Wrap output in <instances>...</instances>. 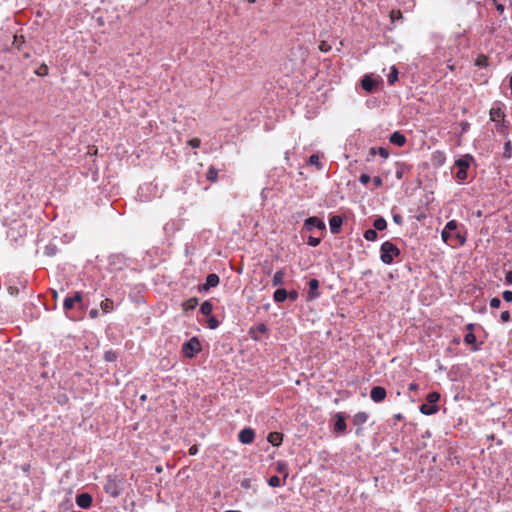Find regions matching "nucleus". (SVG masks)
<instances>
[{"label":"nucleus","instance_id":"f257e3e1","mask_svg":"<svg viewBox=\"0 0 512 512\" xmlns=\"http://www.w3.org/2000/svg\"><path fill=\"white\" fill-rule=\"evenodd\" d=\"M457 228L458 222L456 220H450L441 232L443 242L451 247L462 246L466 242L465 236L461 234Z\"/></svg>","mask_w":512,"mask_h":512},{"label":"nucleus","instance_id":"f03ea898","mask_svg":"<svg viewBox=\"0 0 512 512\" xmlns=\"http://www.w3.org/2000/svg\"><path fill=\"white\" fill-rule=\"evenodd\" d=\"M400 255L399 248L390 241H385L380 247V259L384 264L390 265L394 258Z\"/></svg>","mask_w":512,"mask_h":512},{"label":"nucleus","instance_id":"7ed1b4c3","mask_svg":"<svg viewBox=\"0 0 512 512\" xmlns=\"http://www.w3.org/2000/svg\"><path fill=\"white\" fill-rule=\"evenodd\" d=\"M440 399L438 392H431L426 397V403L420 406V412L424 415H433L438 412L439 407L436 404Z\"/></svg>","mask_w":512,"mask_h":512},{"label":"nucleus","instance_id":"20e7f679","mask_svg":"<svg viewBox=\"0 0 512 512\" xmlns=\"http://www.w3.org/2000/svg\"><path fill=\"white\" fill-rule=\"evenodd\" d=\"M201 350V344L197 337H192L182 346V352L187 358H193Z\"/></svg>","mask_w":512,"mask_h":512},{"label":"nucleus","instance_id":"39448f33","mask_svg":"<svg viewBox=\"0 0 512 512\" xmlns=\"http://www.w3.org/2000/svg\"><path fill=\"white\" fill-rule=\"evenodd\" d=\"M104 490L107 494H109L112 497H118L121 494V487L119 484V481H117L115 478L109 477L104 484Z\"/></svg>","mask_w":512,"mask_h":512},{"label":"nucleus","instance_id":"423d86ee","mask_svg":"<svg viewBox=\"0 0 512 512\" xmlns=\"http://www.w3.org/2000/svg\"><path fill=\"white\" fill-rule=\"evenodd\" d=\"M455 165L457 166L458 170L456 172V178L460 181H464L467 179V170L470 166L469 159L460 158L456 160Z\"/></svg>","mask_w":512,"mask_h":512},{"label":"nucleus","instance_id":"0eeeda50","mask_svg":"<svg viewBox=\"0 0 512 512\" xmlns=\"http://www.w3.org/2000/svg\"><path fill=\"white\" fill-rule=\"evenodd\" d=\"M75 304H78L80 308H83L82 303V292H75L73 297H66L63 302V308L65 311L71 310Z\"/></svg>","mask_w":512,"mask_h":512},{"label":"nucleus","instance_id":"6e6552de","mask_svg":"<svg viewBox=\"0 0 512 512\" xmlns=\"http://www.w3.org/2000/svg\"><path fill=\"white\" fill-rule=\"evenodd\" d=\"M304 228L311 232L314 228H318L320 230H325L326 225L325 223L319 219L318 217H309L304 221Z\"/></svg>","mask_w":512,"mask_h":512},{"label":"nucleus","instance_id":"1a4fd4ad","mask_svg":"<svg viewBox=\"0 0 512 512\" xmlns=\"http://www.w3.org/2000/svg\"><path fill=\"white\" fill-rule=\"evenodd\" d=\"M387 395L386 389L382 386H374L370 391V398L375 403H380L385 400Z\"/></svg>","mask_w":512,"mask_h":512},{"label":"nucleus","instance_id":"9d476101","mask_svg":"<svg viewBox=\"0 0 512 512\" xmlns=\"http://www.w3.org/2000/svg\"><path fill=\"white\" fill-rule=\"evenodd\" d=\"M238 439L242 444H251L255 439V431L252 428H244L239 432Z\"/></svg>","mask_w":512,"mask_h":512},{"label":"nucleus","instance_id":"9b49d317","mask_svg":"<svg viewBox=\"0 0 512 512\" xmlns=\"http://www.w3.org/2000/svg\"><path fill=\"white\" fill-rule=\"evenodd\" d=\"M490 120L493 122H499L505 117V111L501 104H495L489 112Z\"/></svg>","mask_w":512,"mask_h":512},{"label":"nucleus","instance_id":"f8f14e48","mask_svg":"<svg viewBox=\"0 0 512 512\" xmlns=\"http://www.w3.org/2000/svg\"><path fill=\"white\" fill-rule=\"evenodd\" d=\"M219 282H220V278L217 274H215V273L208 274V276L206 278V282L199 287V291H207L210 288L216 287V286H218Z\"/></svg>","mask_w":512,"mask_h":512},{"label":"nucleus","instance_id":"ddd939ff","mask_svg":"<svg viewBox=\"0 0 512 512\" xmlns=\"http://www.w3.org/2000/svg\"><path fill=\"white\" fill-rule=\"evenodd\" d=\"M92 496L88 493H82L77 495L76 497V503L79 507L83 509H88L92 505Z\"/></svg>","mask_w":512,"mask_h":512},{"label":"nucleus","instance_id":"4468645a","mask_svg":"<svg viewBox=\"0 0 512 512\" xmlns=\"http://www.w3.org/2000/svg\"><path fill=\"white\" fill-rule=\"evenodd\" d=\"M343 224V219L339 215H334L329 220L330 231L332 234H338L341 231V226Z\"/></svg>","mask_w":512,"mask_h":512},{"label":"nucleus","instance_id":"2eb2a0df","mask_svg":"<svg viewBox=\"0 0 512 512\" xmlns=\"http://www.w3.org/2000/svg\"><path fill=\"white\" fill-rule=\"evenodd\" d=\"M346 421L345 417L342 413L335 414V424H334V432L336 433H344L346 430Z\"/></svg>","mask_w":512,"mask_h":512},{"label":"nucleus","instance_id":"dca6fc26","mask_svg":"<svg viewBox=\"0 0 512 512\" xmlns=\"http://www.w3.org/2000/svg\"><path fill=\"white\" fill-rule=\"evenodd\" d=\"M361 85L365 91L372 93L376 89L378 82L374 80L371 76L366 75L362 79Z\"/></svg>","mask_w":512,"mask_h":512},{"label":"nucleus","instance_id":"f3484780","mask_svg":"<svg viewBox=\"0 0 512 512\" xmlns=\"http://www.w3.org/2000/svg\"><path fill=\"white\" fill-rule=\"evenodd\" d=\"M389 141L394 145L402 147L405 145L407 140L404 134L399 131H395L390 135Z\"/></svg>","mask_w":512,"mask_h":512},{"label":"nucleus","instance_id":"a211bd4d","mask_svg":"<svg viewBox=\"0 0 512 512\" xmlns=\"http://www.w3.org/2000/svg\"><path fill=\"white\" fill-rule=\"evenodd\" d=\"M309 285V292H308V299H316L319 297V293L317 292L319 288V281L317 279H311L308 283Z\"/></svg>","mask_w":512,"mask_h":512},{"label":"nucleus","instance_id":"6ab92c4d","mask_svg":"<svg viewBox=\"0 0 512 512\" xmlns=\"http://www.w3.org/2000/svg\"><path fill=\"white\" fill-rule=\"evenodd\" d=\"M267 440L273 446H280L283 441V434L280 432H270L268 434Z\"/></svg>","mask_w":512,"mask_h":512},{"label":"nucleus","instance_id":"aec40b11","mask_svg":"<svg viewBox=\"0 0 512 512\" xmlns=\"http://www.w3.org/2000/svg\"><path fill=\"white\" fill-rule=\"evenodd\" d=\"M369 154L372 156L378 154L383 159H387L389 157V150L385 147H371L369 150Z\"/></svg>","mask_w":512,"mask_h":512},{"label":"nucleus","instance_id":"412c9836","mask_svg":"<svg viewBox=\"0 0 512 512\" xmlns=\"http://www.w3.org/2000/svg\"><path fill=\"white\" fill-rule=\"evenodd\" d=\"M284 278H285L284 269H280V270L276 271L272 278V285L274 287L282 285L284 283Z\"/></svg>","mask_w":512,"mask_h":512},{"label":"nucleus","instance_id":"4be33fe9","mask_svg":"<svg viewBox=\"0 0 512 512\" xmlns=\"http://www.w3.org/2000/svg\"><path fill=\"white\" fill-rule=\"evenodd\" d=\"M367 420H368V414L366 412H358L352 418V422L356 426L363 425L364 423L367 422Z\"/></svg>","mask_w":512,"mask_h":512},{"label":"nucleus","instance_id":"5701e85b","mask_svg":"<svg viewBox=\"0 0 512 512\" xmlns=\"http://www.w3.org/2000/svg\"><path fill=\"white\" fill-rule=\"evenodd\" d=\"M276 471L283 475V484L289 476L288 466L284 461H278L276 464Z\"/></svg>","mask_w":512,"mask_h":512},{"label":"nucleus","instance_id":"b1692460","mask_svg":"<svg viewBox=\"0 0 512 512\" xmlns=\"http://www.w3.org/2000/svg\"><path fill=\"white\" fill-rule=\"evenodd\" d=\"M287 298H288V292L283 288H279V289L275 290V292L273 294V299L276 303L284 302Z\"/></svg>","mask_w":512,"mask_h":512},{"label":"nucleus","instance_id":"393cba45","mask_svg":"<svg viewBox=\"0 0 512 512\" xmlns=\"http://www.w3.org/2000/svg\"><path fill=\"white\" fill-rule=\"evenodd\" d=\"M197 306L198 298L196 297L189 298L182 303V308L185 311L194 310Z\"/></svg>","mask_w":512,"mask_h":512},{"label":"nucleus","instance_id":"a878e982","mask_svg":"<svg viewBox=\"0 0 512 512\" xmlns=\"http://www.w3.org/2000/svg\"><path fill=\"white\" fill-rule=\"evenodd\" d=\"M100 307L104 313H109L114 309V302L110 298H106L100 304Z\"/></svg>","mask_w":512,"mask_h":512},{"label":"nucleus","instance_id":"bb28decb","mask_svg":"<svg viewBox=\"0 0 512 512\" xmlns=\"http://www.w3.org/2000/svg\"><path fill=\"white\" fill-rule=\"evenodd\" d=\"M206 178L211 183L216 182L218 179V170L213 166L209 167L207 170Z\"/></svg>","mask_w":512,"mask_h":512},{"label":"nucleus","instance_id":"cd10ccee","mask_svg":"<svg viewBox=\"0 0 512 512\" xmlns=\"http://www.w3.org/2000/svg\"><path fill=\"white\" fill-rule=\"evenodd\" d=\"M213 310V305L210 301H205L200 306V312L205 316H210Z\"/></svg>","mask_w":512,"mask_h":512},{"label":"nucleus","instance_id":"c85d7f7f","mask_svg":"<svg viewBox=\"0 0 512 512\" xmlns=\"http://www.w3.org/2000/svg\"><path fill=\"white\" fill-rule=\"evenodd\" d=\"M374 229L377 231H382L387 227V221L383 217H379L374 220L373 223Z\"/></svg>","mask_w":512,"mask_h":512},{"label":"nucleus","instance_id":"c756f323","mask_svg":"<svg viewBox=\"0 0 512 512\" xmlns=\"http://www.w3.org/2000/svg\"><path fill=\"white\" fill-rule=\"evenodd\" d=\"M475 65L478 67H487L489 65V59L484 54H479L475 60Z\"/></svg>","mask_w":512,"mask_h":512},{"label":"nucleus","instance_id":"7c9ffc66","mask_svg":"<svg viewBox=\"0 0 512 512\" xmlns=\"http://www.w3.org/2000/svg\"><path fill=\"white\" fill-rule=\"evenodd\" d=\"M503 157L505 159L512 158V143L510 140L504 144Z\"/></svg>","mask_w":512,"mask_h":512},{"label":"nucleus","instance_id":"2f4dec72","mask_svg":"<svg viewBox=\"0 0 512 512\" xmlns=\"http://www.w3.org/2000/svg\"><path fill=\"white\" fill-rule=\"evenodd\" d=\"M378 237L377 231L375 229H368L364 232V238L367 241H375Z\"/></svg>","mask_w":512,"mask_h":512},{"label":"nucleus","instance_id":"473e14b6","mask_svg":"<svg viewBox=\"0 0 512 512\" xmlns=\"http://www.w3.org/2000/svg\"><path fill=\"white\" fill-rule=\"evenodd\" d=\"M398 79V70L396 69L395 66H393L391 68V72L390 74L388 75V82L389 84H394Z\"/></svg>","mask_w":512,"mask_h":512},{"label":"nucleus","instance_id":"72a5a7b5","mask_svg":"<svg viewBox=\"0 0 512 512\" xmlns=\"http://www.w3.org/2000/svg\"><path fill=\"white\" fill-rule=\"evenodd\" d=\"M282 484L278 476H272L268 479V485L271 487H280Z\"/></svg>","mask_w":512,"mask_h":512},{"label":"nucleus","instance_id":"f704fd0d","mask_svg":"<svg viewBox=\"0 0 512 512\" xmlns=\"http://www.w3.org/2000/svg\"><path fill=\"white\" fill-rule=\"evenodd\" d=\"M207 325L210 329H216L219 326V321L214 316H210L207 320Z\"/></svg>","mask_w":512,"mask_h":512},{"label":"nucleus","instance_id":"c9c22d12","mask_svg":"<svg viewBox=\"0 0 512 512\" xmlns=\"http://www.w3.org/2000/svg\"><path fill=\"white\" fill-rule=\"evenodd\" d=\"M308 162H309V164H311V165H315V166H317L319 169L321 168L320 159H319V156H318L317 154H312V155L309 157Z\"/></svg>","mask_w":512,"mask_h":512},{"label":"nucleus","instance_id":"e433bc0d","mask_svg":"<svg viewBox=\"0 0 512 512\" xmlns=\"http://www.w3.org/2000/svg\"><path fill=\"white\" fill-rule=\"evenodd\" d=\"M464 341L466 344H474L476 342V336L473 332H468L465 337H464Z\"/></svg>","mask_w":512,"mask_h":512},{"label":"nucleus","instance_id":"4c0bfd02","mask_svg":"<svg viewBox=\"0 0 512 512\" xmlns=\"http://www.w3.org/2000/svg\"><path fill=\"white\" fill-rule=\"evenodd\" d=\"M320 241H321L320 238L309 236L308 239H307V244L312 246V247H316V246H318L320 244Z\"/></svg>","mask_w":512,"mask_h":512},{"label":"nucleus","instance_id":"58836bf2","mask_svg":"<svg viewBox=\"0 0 512 512\" xmlns=\"http://www.w3.org/2000/svg\"><path fill=\"white\" fill-rule=\"evenodd\" d=\"M390 18H391V21L394 22V21L402 18V12L400 10H392L390 12Z\"/></svg>","mask_w":512,"mask_h":512},{"label":"nucleus","instance_id":"ea45409f","mask_svg":"<svg viewBox=\"0 0 512 512\" xmlns=\"http://www.w3.org/2000/svg\"><path fill=\"white\" fill-rule=\"evenodd\" d=\"M501 306V300L498 297H494L490 300V307L498 309Z\"/></svg>","mask_w":512,"mask_h":512},{"label":"nucleus","instance_id":"a19ab883","mask_svg":"<svg viewBox=\"0 0 512 512\" xmlns=\"http://www.w3.org/2000/svg\"><path fill=\"white\" fill-rule=\"evenodd\" d=\"M24 42H25V40H24V37L22 35L21 36H17V35L14 36L13 45H15L17 49H20V45L23 44Z\"/></svg>","mask_w":512,"mask_h":512},{"label":"nucleus","instance_id":"79ce46f5","mask_svg":"<svg viewBox=\"0 0 512 512\" xmlns=\"http://www.w3.org/2000/svg\"><path fill=\"white\" fill-rule=\"evenodd\" d=\"M319 50L322 52H329L331 50V45L328 44L326 41H322L319 44Z\"/></svg>","mask_w":512,"mask_h":512},{"label":"nucleus","instance_id":"37998d69","mask_svg":"<svg viewBox=\"0 0 512 512\" xmlns=\"http://www.w3.org/2000/svg\"><path fill=\"white\" fill-rule=\"evenodd\" d=\"M188 144L192 147V148H198L200 147L201 145V140L199 138H192L188 141Z\"/></svg>","mask_w":512,"mask_h":512},{"label":"nucleus","instance_id":"c03bdc74","mask_svg":"<svg viewBox=\"0 0 512 512\" xmlns=\"http://www.w3.org/2000/svg\"><path fill=\"white\" fill-rule=\"evenodd\" d=\"M500 319L503 323L509 322L510 321V312L508 310L501 312Z\"/></svg>","mask_w":512,"mask_h":512},{"label":"nucleus","instance_id":"a18cd8bd","mask_svg":"<svg viewBox=\"0 0 512 512\" xmlns=\"http://www.w3.org/2000/svg\"><path fill=\"white\" fill-rule=\"evenodd\" d=\"M371 180V177L368 174H361L359 176V181L363 185H367Z\"/></svg>","mask_w":512,"mask_h":512},{"label":"nucleus","instance_id":"49530a36","mask_svg":"<svg viewBox=\"0 0 512 512\" xmlns=\"http://www.w3.org/2000/svg\"><path fill=\"white\" fill-rule=\"evenodd\" d=\"M502 296L506 302H512V291L506 290L503 292Z\"/></svg>","mask_w":512,"mask_h":512},{"label":"nucleus","instance_id":"de8ad7c7","mask_svg":"<svg viewBox=\"0 0 512 512\" xmlns=\"http://www.w3.org/2000/svg\"><path fill=\"white\" fill-rule=\"evenodd\" d=\"M115 359H116V355H115V353H114V352H112V351H107V352L105 353V360H106V361H110V362H111V361H114Z\"/></svg>","mask_w":512,"mask_h":512},{"label":"nucleus","instance_id":"09e8293b","mask_svg":"<svg viewBox=\"0 0 512 512\" xmlns=\"http://www.w3.org/2000/svg\"><path fill=\"white\" fill-rule=\"evenodd\" d=\"M288 298L291 301H296L298 299V292L295 291V290H292V291L288 292Z\"/></svg>","mask_w":512,"mask_h":512},{"label":"nucleus","instance_id":"8fccbe9b","mask_svg":"<svg viewBox=\"0 0 512 512\" xmlns=\"http://www.w3.org/2000/svg\"><path fill=\"white\" fill-rule=\"evenodd\" d=\"M373 183H374V186H375L376 188H378V187L382 186L383 181H382L381 177H379V176H375V177L373 178Z\"/></svg>","mask_w":512,"mask_h":512},{"label":"nucleus","instance_id":"3c124183","mask_svg":"<svg viewBox=\"0 0 512 512\" xmlns=\"http://www.w3.org/2000/svg\"><path fill=\"white\" fill-rule=\"evenodd\" d=\"M393 221L398 224V225H401L403 223V218L400 214H394L393 215Z\"/></svg>","mask_w":512,"mask_h":512},{"label":"nucleus","instance_id":"603ef678","mask_svg":"<svg viewBox=\"0 0 512 512\" xmlns=\"http://www.w3.org/2000/svg\"><path fill=\"white\" fill-rule=\"evenodd\" d=\"M505 282L507 284H512V271H508L505 275Z\"/></svg>","mask_w":512,"mask_h":512},{"label":"nucleus","instance_id":"864d4df0","mask_svg":"<svg viewBox=\"0 0 512 512\" xmlns=\"http://www.w3.org/2000/svg\"><path fill=\"white\" fill-rule=\"evenodd\" d=\"M98 315H99V311L97 309H91L90 312H89V316L92 319L97 318Z\"/></svg>","mask_w":512,"mask_h":512},{"label":"nucleus","instance_id":"5fc2aeb1","mask_svg":"<svg viewBox=\"0 0 512 512\" xmlns=\"http://www.w3.org/2000/svg\"><path fill=\"white\" fill-rule=\"evenodd\" d=\"M189 454L190 455H196L198 453V447L197 445H192L190 448H189Z\"/></svg>","mask_w":512,"mask_h":512},{"label":"nucleus","instance_id":"6e6d98bb","mask_svg":"<svg viewBox=\"0 0 512 512\" xmlns=\"http://www.w3.org/2000/svg\"><path fill=\"white\" fill-rule=\"evenodd\" d=\"M257 330L261 333H265L267 331V327L265 324L261 323L257 326Z\"/></svg>","mask_w":512,"mask_h":512},{"label":"nucleus","instance_id":"4d7b16f0","mask_svg":"<svg viewBox=\"0 0 512 512\" xmlns=\"http://www.w3.org/2000/svg\"><path fill=\"white\" fill-rule=\"evenodd\" d=\"M47 71H48L47 66H45V65H44V66H42V67L40 68V71H39V72H37V74H38V75L43 76V75H46V74H47Z\"/></svg>","mask_w":512,"mask_h":512},{"label":"nucleus","instance_id":"13d9d810","mask_svg":"<svg viewBox=\"0 0 512 512\" xmlns=\"http://www.w3.org/2000/svg\"><path fill=\"white\" fill-rule=\"evenodd\" d=\"M496 10L502 14L505 11V6L503 4H496Z\"/></svg>","mask_w":512,"mask_h":512},{"label":"nucleus","instance_id":"bf43d9fd","mask_svg":"<svg viewBox=\"0 0 512 512\" xmlns=\"http://www.w3.org/2000/svg\"><path fill=\"white\" fill-rule=\"evenodd\" d=\"M418 389H419V385H418L417 383H414V382H413V383H411V384L409 385V390H410V391H417Z\"/></svg>","mask_w":512,"mask_h":512},{"label":"nucleus","instance_id":"052dcab7","mask_svg":"<svg viewBox=\"0 0 512 512\" xmlns=\"http://www.w3.org/2000/svg\"><path fill=\"white\" fill-rule=\"evenodd\" d=\"M393 418H394L395 420H397V421H401V420H403V419H404V416H403V414H401V413H397V414H394Z\"/></svg>","mask_w":512,"mask_h":512},{"label":"nucleus","instance_id":"680f3d73","mask_svg":"<svg viewBox=\"0 0 512 512\" xmlns=\"http://www.w3.org/2000/svg\"><path fill=\"white\" fill-rule=\"evenodd\" d=\"M473 328H474V324H472V323H470V324H468V325L466 326V329H467L469 332H472Z\"/></svg>","mask_w":512,"mask_h":512},{"label":"nucleus","instance_id":"e2e57ef3","mask_svg":"<svg viewBox=\"0 0 512 512\" xmlns=\"http://www.w3.org/2000/svg\"><path fill=\"white\" fill-rule=\"evenodd\" d=\"M156 471H157L158 473L162 472V467H161V466H158V467L156 468Z\"/></svg>","mask_w":512,"mask_h":512},{"label":"nucleus","instance_id":"0e129e2a","mask_svg":"<svg viewBox=\"0 0 512 512\" xmlns=\"http://www.w3.org/2000/svg\"><path fill=\"white\" fill-rule=\"evenodd\" d=\"M140 399H141L142 401H145V400H146V395H142V396L140 397Z\"/></svg>","mask_w":512,"mask_h":512},{"label":"nucleus","instance_id":"69168bd1","mask_svg":"<svg viewBox=\"0 0 512 512\" xmlns=\"http://www.w3.org/2000/svg\"><path fill=\"white\" fill-rule=\"evenodd\" d=\"M97 153V149L95 148L94 151H91V154H96Z\"/></svg>","mask_w":512,"mask_h":512},{"label":"nucleus","instance_id":"338daca9","mask_svg":"<svg viewBox=\"0 0 512 512\" xmlns=\"http://www.w3.org/2000/svg\"><path fill=\"white\" fill-rule=\"evenodd\" d=\"M97 153V149L95 148L94 151H91V154H96Z\"/></svg>","mask_w":512,"mask_h":512},{"label":"nucleus","instance_id":"774afa93","mask_svg":"<svg viewBox=\"0 0 512 512\" xmlns=\"http://www.w3.org/2000/svg\"><path fill=\"white\" fill-rule=\"evenodd\" d=\"M225 512H241V511L229 510V511H225Z\"/></svg>","mask_w":512,"mask_h":512}]
</instances>
